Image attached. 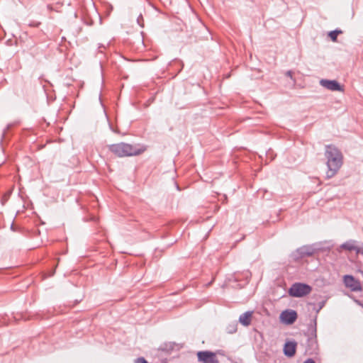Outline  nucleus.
Returning a JSON list of instances; mask_svg holds the SVG:
<instances>
[{
    "mask_svg": "<svg viewBox=\"0 0 363 363\" xmlns=\"http://www.w3.org/2000/svg\"><path fill=\"white\" fill-rule=\"evenodd\" d=\"M341 33H342L341 30H333V31H330L329 33V36L331 38V40L335 42V41L337 40V38L338 34Z\"/></svg>",
    "mask_w": 363,
    "mask_h": 363,
    "instance_id": "f8f14e48",
    "label": "nucleus"
},
{
    "mask_svg": "<svg viewBox=\"0 0 363 363\" xmlns=\"http://www.w3.org/2000/svg\"><path fill=\"white\" fill-rule=\"evenodd\" d=\"M344 284L346 287L350 288L352 291H360L362 290V283L354 279L352 275H345L343 277Z\"/></svg>",
    "mask_w": 363,
    "mask_h": 363,
    "instance_id": "20e7f679",
    "label": "nucleus"
},
{
    "mask_svg": "<svg viewBox=\"0 0 363 363\" xmlns=\"http://www.w3.org/2000/svg\"><path fill=\"white\" fill-rule=\"evenodd\" d=\"M108 149L120 157L138 155L145 150L144 147H138L125 143L111 145Z\"/></svg>",
    "mask_w": 363,
    "mask_h": 363,
    "instance_id": "f03ea898",
    "label": "nucleus"
},
{
    "mask_svg": "<svg viewBox=\"0 0 363 363\" xmlns=\"http://www.w3.org/2000/svg\"><path fill=\"white\" fill-rule=\"evenodd\" d=\"M325 156L327 160L326 164L328 170L326 176L328 178L334 177L342 164V155L340 151L333 145L325 147Z\"/></svg>",
    "mask_w": 363,
    "mask_h": 363,
    "instance_id": "f257e3e1",
    "label": "nucleus"
},
{
    "mask_svg": "<svg viewBox=\"0 0 363 363\" xmlns=\"http://www.w3.org/2000/svg\"><path fill=\"white\" fill-rule=\"evenodd\" d=\"M314 249L310 246H303L297 250L300 257H309L313 255Z\"/></svg>",
    "mask_w": 363,
    "mask_h": 363,
    "instance_id": "9d476101",
    "label": "nucleus"
},
{
    "mask_svg": "<svg viewBox=\"0 0 363 363\" xmlns=\"http://www.w3.org/2000/svg\"><path fill=\"white\" fill-rule=\"evenodd\" d=\"M340 248L348 250V251H357L359 252V247L356 245V242L354 240L347 241L341 245Z\"/></svg>",
    "mask_w": 363,
    "mask_h": 363,
    "instance_id": "9b49d317",
    "label": "nucleus"
},
{
    "mask_svg": "<svg viewBox=\"0 0 363 363\" xmlns=\"http://www.w3.org/2000/svg\"><path fill=\"white\" fill-rule=\"evenodd\" d=\"M252 311H247L241 314L239 317V322L244 326L250 325L252 318Z\"/></svg>",
    "mask_w": 363,
    "mask_h": 363,
    "instance_id": "1a4fd4ad",
    "label": "nucleus"
},
{
    "mask_svg": "<svg viewBox=\"0 0 363 363\" xmlns=\"http://www.w3.org/2000/svg\"><path fill=\"white\" fill-rule=\"evenodd\" d=\"M311 291V286L306 284L295 283L289 289V294L292 297H303L309 294Z\"/></svg>",
    "mask_w": 363,
    "mask_h": 363,
    "instance_id": "7ed1b4c3",
    "label": "nucleus"
},
{
    "mask_svg": "<svg viewBox=\"0 0 363 363\" xmlns=\"http://www.w3.org/2000/svg\"><path fill=\"white\" fill-rule=\"evenodd\" d=\"M235 330H236L235 328L233 327L232 330H229V333H233L235 332Z\"/></svg>",
    "mask_w": 363,
    "mask_h": 363,
    "instance_id": "f3484780",
    "label": "nucleus"
},
{
    "mask_svg": "<svg viewBox=\"0 0 363 363\" xmlns=\"http://www.w3.org/2000/svg\"><path fill=\"white\" fill-rule=\"evenodd\" d=\"M198 359L202 363H219L214 352L200 351L197 353Z\"/></svg>",
    "mask_w": 363,
    "mask_h": 363,
    "instance_id": "39448f33",
    "label": "nucleus"
},
{
    "mask_svg": "<svg viewBox=\"0 0 363 363\" xmlns=\"http://www.w3.org/2000/svg\"><path fill=\"white\" fill-rule=\"evenodd\" d=\"M142 18H143V17H142V15L140 14V15L139 16V17L138 18V23H139L141 26H143V25L140 23V21H141V19H142Z\"/></svg>",
    "mask_w": 363,
    "mask_h": 363,
    "instance_id": "dca6fc26",
    "label": "nucleus"
},
{
    "mask_svg": "<svg viewBox=\"0 0 363 363\" xmlns=\"http://www.w3.org/2000/svg\"><path fill=\"white\" fill-rule=\"evenodd\" d=\"M135 363H148L144 357H138L135 360Z\"/></svg>",
    "mask_w": 363,
    "mask_h": 363,
    "instance_id": "ddd939ff",
    "label": "nucleus"
},
{
    "mask_svg": "<svg viewBox=\"0 0 363 363\" xmlns=\"http://www.w3.org/2000/svg\"><path fill=\"white\" fill-rule=\"evenodd\" d=\"M296 342L290 341L285 343L284 347V353L289 357H292L296 354Z\"/></svg>",
    "mask_w": 363,
    "mask_h": 363,
    "instance_id": "6e6552de",
    "label": "nucleus"
},
{
    "mask_svg": "<svg viewBox=\"0 0 363 363\" xmlns=\"http://www.w3.org/2000/svg\"><path fill=\"white\" fill-rule=\"evenodd\" d=\"M292 74H293L292 72L289 70V71L286 72V75L292 78Z\"/></svg>",
    "mask_w": 363,
    "mask_h": 363,
    "instance_id": "4468645a",
    "label": "nucleus"
},
{
    "mask_svg": "<svg viewBox=\"0 0 363 363\" xmlns=\"http://www.w3.org/2000/svg\"><path fill=\"white\" fill-rule=\"evenodd\" d=\"M297 318V313L294 310H286L280 315L281 320L286 324L294 323Z\"/></svg>",
    "mask_w": 363,
    "mask_h": 363,
    "instance_id": "423d86ee",
    "label": "nucleus"
},
{
    "mask_svg": "<svg viewBox=\"0 0 363 363\" xmlns=\"http://www.w3.org/2000/svg\"><path fill=\"white\" fill-rule=\"evenodd\" d=\"M304 363H315V362L312 359H308Z\"/></svg>",
    "mask_w": 363,
    "mask_h": 363,
    "instance_id": "2eb2a0df",
    "label": "nucleus"
},
{
    "mask_svg": "<svg viewBox=\"0 0 363 363\" xmlns=\"http://www.w3.org/2000/svg\"><path fill=\"white\" fill-rule=\"evenodd\" d=\"M320 84L322 86L330 91H343L342 86L336 80L321 79Z\"/></svg>",
    "mask_w": 363,
    "mask_h": 363,
    "instance_id": "0eeeda50",
    "label": "nucleus"
}]
</instances>
